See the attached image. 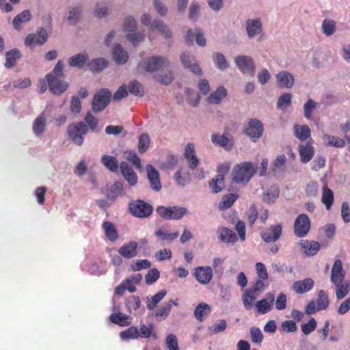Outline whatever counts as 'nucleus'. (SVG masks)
<instances>
[{"instance_id":"ddd939ff","label":"nucleus","mask_w":350,"mask_h":350,"mask_svg":"<svg viewBox=\"0 0 350 350\" xmlns=\"http://www.w3.org/2000/svg\"><path fill=\"white\" fill-rule=\"evenodd\" d=\"M282 232V226L281 224L271 225L261 233V238L266 243L275 242L280 239Z\"/></svg>"},{"instance_id":"dca6fc26","label":"nucleus","mask_w":350,"mask_h":350,"mask_svg":"<svg viewBox=\"0 0 350 350\" xmlns=\"http://www.w3.org/2000/svg\"><path fill=\"white\" fill-rule=\"evenodd\" d=\"M298 151L300 157V161L303 163H307L313 157L314 154V148L311 140L306 142V144L299 145Z\"/></svg>"},{"instance_id":"f8f14e48","label":"nucleus","mask_w":350,"mask_h":350,"mask_svg":"<svg viewBox=\"0 0 350 350\" xmlns=\"http://www.w3.org/2000/svg\"><path fill=\"white\" fill-rule=\"evenodd\" d=\"M263 131L262 124L257 119H250L244 126V132L251 138H260Z\"/></svg>"},{"instance_id":"0e129e2a","label":"nucleus","mask_w":350,"mask_h":350,"mask_svg":"<svg viewBox=\"0 0 350 350\" xmlns=\"http://www.w3.org/2000/svg\"><path fill=\"white\" fill-rule=\"evenodd\" d=\"M159 276H160V273L157 269L154 268V269H150L145 276L146 284H153L159 278Z\"/></svg>"},{"instance_id":"5701e85b","label":"nucleus","mask_w":350,"mask_h":350,"mask_svg":"<svg viewBox=\"0 0 350 350\" xmlns=\"http://www.w3.org/2000/svg\"><path fill=\"white\" fill-rule=\"evenodd\" d=\"M314 280L310 278H308L295 282L292 286V289L298 294H303L310 291L314 287Z\"/></svg>"},{"instance_id":"423d86ee","label":"nucleus","mask_w":350,"mask_h":350,"mask_svg":"<svg viewBox=\"0 0 350 350\" xmlns=\"http://www.w3.org/2000/svg\"><path fill=\"white\" fill-rule=\"evenodd\" d=\"M129 210L136 217L146 218L152 215L153 208L142 200H135L129 202Z\"/></svg>"},{"instance_id":"79ce46f5","label":"nucleus","mask_w":350,"mask_h":350,"mask_svg":"<svg viewBox=\"0 0 350 350\" xmlns=\"http://www.w3.org/2000/svg\"><path fill=\"white\" fill-rule=\"evenodd\" d=\"M167 291L165 289L159 291L157 294L148 299L146 302V306L148 310H153L157 305L163 299L166 295Z\"/></svg>"},{"instance_id":"bf43d9fd","label":"nucleus","mask_w":350,"mask_h":350,"mask_svg":"<svg viewBox=\"0 0 350 350\" xmlns=\"http://www.w3.org/2000/svg\"><path fill=\"white\" fill-rule=\"evenodd\" d=\"M317 103L312 99L310 98L304 105V116L310 120L312 118V113L314 109L317 107Z\"/></svg>"},{"instance_id":"774afa93","label":"nucleus","mask_w":350,"mask_h":350,"mask_svg":"<svg viewBox=\"0 0 350 350\" xmlns=\"http://www.w3.org/2000/svg\"><path fill=\"white\" fill-rule=\"evenodd\" d=\"M214 62L220 70H224L228 67L227 61L222 53H216L214 57Z\"/></svg>"},{"instance_id":"864d4df0","label":"nucleus","mask_w":350,"mask_h":350,"mask_svg":"<svg viewBox=\"0 0 350 350\" xmlns=\"http://www.w3.org/2000/svg\"><path fill=\"white\" fill-rule=\"evenodd\" d=\"M141 306V301L137 296H130L126 300V306L130 313L136 311Z\"/></svg>"},{"instance_id":"72a5a7b5","label":"nucleus","mask_w":350,"mask_h":350,"mask_svg":"<svg viewBox=\"0 0 350 350\" xmlns=\"http://www.w3.org/2000/svg\"><path fill=\"white\" fill-rule=\"evenodd\" d=\"M311 131L308 125H298L294 126V135L300 141H305L310 137Z\"/></svg>"},{"instance_id":"052dcab7","label":"nucleus","mask_w":350,"mask_h":350,"mask_svg":"<svg viewBox=\"0 0 350 350\" xmlns=\"http://www.w3.org/2000/svg\"><path fill=\"white\" fill-rule=\"evenodd\" d=\"M250 335L252 342L260 344L263 340V335L258 327H252L250 328Z\"/></svg>"},{"instance_id":"13d9d810","label":"nucleus","mask_w":350,"mask_h":350,"mask_svg":"<svg viewBox=\"0 0 350 350\" xmlns=\"http://www.w3.org/2000/svg\"><path fill=\"white\" fill-rule=\"evenodd\" d=\"M154 79L159 83L167 85L172 82L174 77L172 72L168 71L165 75H154Z\"/></svg>"},{"instance_id":"4d7b16f0","label":"nucleus","mask_w":350,"mask_h":350,"mask_svg":"<svg viewBox=\"0 0 350 350\" xmlns=\"http://www.w3.org/2000/svg\"><path fill=\"white\" fill-rule=\"evenodd\" d=\"M323 33L327 36L332 35L336 29V23L332 20L325 19L322 24Z\"/></svg>"},{"instance_id":"49530a36","label":"nucleus","mask_w":350,"mask_h":350,"mask_svg":"<svg viewBox=\"0 0 350 350\" xmlns=\"http://www.w3.org/2000/svg\"><path fill=\"white\" fill-rule=\"evenodd\" d=\"M31 15L29 10H24L21 14L16 16L12 21L14 28L19 29L21 28V24L29 21L31 19Z\"/></svg>"},{"instance_id":"c85d7f7f","label":"nucleus","mask_w":350,"mask_h":350,"mask_svg":"<svg viewBox=\"0 0 350 350\" xmlns=\"http://www.w3.org/2000/svg\"><path fill=\"white\" fill-rule=\"evenodd\" d=\"M322 139L324 145L327 147L342 148L345 146V141L338 137L324 134Z\"/></svg>"},{"instance_id":"b1692460","label":"nucleus","mask_w":350,"mask_h":350,"mask_svg":"<svg viewBox=\"0 0 350 350\" xmlns=\"http://www.w3.org/2000/svg\"><path fill=\"white\" fill-rule=\"evenodd\" d=\"M137 243L135 241H130L124 243L118 250L120 256L125 258H131L137 254Z\"/></svg>"},{"instance_id":"7c9ffc66","label":"nucleus","mask_w":350,"mask_h":350,"mask_svg":"<svg viewBox=\"0 0 350 350\" xmlns=\"http://www.w3.org/2000/svg\"><path fill=\"white\" fill-rule=\"evenodd\" d=\"M219 239L224 243H234L237 241V237L236 234L230 229L226 227H221L219 229Z\"/></svg>"},{"instance_id":"39448f33","label":"nucleus","mask_w":350,"mask_h":350,"mask_svg":"<svg viewBox=\"0 0 350 350\" xmlns=\"http://www.w3.org/2000/svg\"><path fill=\"white\" fill-rule=\"evenodd\" d=\"M112 94L107 88L100 89L94 94L92 101V109L95 113L103 111L111 101Z\"/></svg>"},{"instance_id":"412c9836","label":"nucleus","mask_w":350,"mask_h":350,"mask_svg":"<svg viewBox=\"0 0 350 350\" xmlns=\"http://www.w3.org/2000/svg\"><path fill=\"white\" fill-rule=\"evenodd\" d=\"M120 167L124 178L129 184L131 186L135 185L137 183V176L132 167L125 161L120 163Z\"/></svg>"},{"instance_id":"473e14b6","label":"nucleus","mask_w":350,"mask_h":350,"mask_svg":"<svg viewBox=\"0 0 350 350\" xmlns=\"http://www.w3.org/2000/svg\"><path fill=\"white\" fill-rule=\"evenodd\" d=\"M210 312L209 305L206 303H200L195 308L194 316L198 321L202 322Z\"/></svg>"},{"instance_id":"c9c22d12","label":"nucleus","mask_w":350,"mask_h":350,"mask_svg":"<svg viewBox=\"0 0 350 350\" xmlns=\"http://www.w3.org/2000/svg\"><path fill=\"white\" fill-rule=\"evenodd\" d=\"M21 53L18 49H12L5 53V66L6 68L13 67L18 59L21 57Z\"/></svg>"},{"instance_id":"393cba45","label":"nucleus","mask_w":350,"mask_h":350,"mask_svg":"<svg viewBox=\"0 0 350 350\" xmlns=\"http://www.w3.org/2000/svg\"><path fill=\"white\" fill-rule=\"evenodd\" d=\"M194 38L198 45L201 46H204L206 45V41L201 29H196L195 33H193L191 29H189L185 37V42L188 44H191L193 42Z\"/></svg>"},{"instance_id":"37998d69","label":"nucleus","mask_w":350,"mask_h":350,"mask_svg":"<svg viewBox=\"0 0 350 350\" xmlns=\"http://www.w3.org/2000/svg\"><path fill=\"white\" fill-rule=\"evenodd\" d=\"M46 121L44 113L37 117L33 124V131L36 135H40L45 130Z\"/></svg>"},{"instance_id":"09e8293b","label":"nucleus","mask_w":350,"mask_h":350,"mask_svg":"<svg viewBox=\"0 0 350 350\" xmlns=\"http://www.w3.org/2000/svg\"><path fill=\"white\" fill-rule=\"evenodd\" d=\"M209 187L211 189L212 193H217L220 192L224 187V178H219L215 176V178H212L208 183Z\"/></svg>"},{"instance_id":"1a4fd4ad","label":"nucleus","mask_w":350,"mask_h":350,"mask_svg":"<svg viewBox=\"0 0 350 350\" xmlns=\"http://www.w3.org/2000/svg\"><path fill=\"white\" fill-rule=\"evenodd\" d=\"M46 79L49 90L54 94H61L64 92L68 84L64 81V77H60L54 75H46Z\"/></svg>"},{"instance_id":"4be33fe9","label":"nucleus","mask_w":350,"mask_h":350,"mask_svg":"<svg viewBox=\"0 0 350 350\" xmlns=\"http://www.w3.org/2000/svg\"><path fill=\"white\" fill-rule=\"evenodd\" d=\"M275 300V296L273 293H268L266 298L258 301L256 304L257 311L260 314H265L269 312L272 308Z\"/></svg>"},{"instance_id":"f3484780","label":"nucleus","mask_w":350,"mask_h":350,"mask_svg":"<svg viewBox=\"0 0 350 350\" xmlns=\"http://www.w3.org/2000/svg\"><path fill=\"white\" fill-rule=\"evenodd\" d=\"M180 59L185 67L189 68L193 73L198 76L202 75V70L199 65L196 62V59L193 55L184 52L181 55Z\"/></svg>"},{"instance_id":"9d476101","label":"nucleus","mask_w":350,"mask_h":350,"mask_svg":"<svg viewBox=\"0 0 350 350\" xmlns=\"http://www.w3.org/2000/svg\"><path fill=\"white\" fill-rule=\"evenodd\" d=\"M211 142L213 144L222 147L226 150H230L234 146V139L226 129L222 135L214 133L211 135Z\"/></svg>"},{"instance_id":"69168bd1","label":"nucleus","mask_w":350,"mask_h":350,"mask_svg":"<svg viewBox=\"0 0 350 350\" xmlns=\"http://www.w3.org/2000/svg\"><path fill=\"white\" fill-rule=\"evenodd\" d=\"M165 344L169 350H179L177 338L172 334L167 336Z\"/></svg>"},{"instance_id":"f704fd0d","label":"nucleus","mask_w":350,"mask_h":350,"mask_svg":"<svg viewBox=\"0 0 350 350\" xmlns=\"http://www.w3.org/2000/svg\"><path fill=\"white\" fill-rule=\"evenodd\" d=\"M109 319L113 323L120 326H127L131 323L130 317L121 312L111 314Z\"/></svg>"},{"instance_id":"c756f323","label":"nucleus","mask_w":350,"mask_h":350,"mask_svg":"<svg viewBox=\"0 0 350 350\" xmlns=\"http://www.w3.org/2000/svg\"><path fill=\"white\" fill-rule=\"evenodd\" d=\"M226 96V89L224 86H219L208 96L207 101L210 104H219L221 100Z\"/></svg>"},{"instance_id":"8fccbe9b","label":"nucleus","mask_w":350,"mask_h":350,"mask_svg":"<svg viewBox=\"0 0 350 350\" xmlns=\"http://www.w3.org/2000/svg\"><path fill=\"white\" fill-rule=\"evenodd\" d=\"M108 62L103 58L94 59L89 64L90 69L93 72H99L107 66Z\"/></svg>"},{"instance_id":"a19ab883","label":"nucleus","mask_w":350,"mask_h":350,"mask_svg":"<svg viewBox=\"0 0 350 350\" xmlns=\"http://www.w3.org/2000/svg\"><path fill=\"white\" fill-rule=\"evenodd\" d=\"M120 337L122 340L137 339L139 338V331L137 326H131L127 329L120 333Z\"/></svg>"},{"instance_id":"5fc2aeb1","label":"nucleus","mask_w":350,"mask_h":350,"mask_svg":"<svg viewBox=\"0 0 350 350\" xmlns=\"http://www.w3.org/2000/svg\"><path fill=\"white\" fill-rule=\"evenodd\" d=\"M150 139L147 133H142L139 136L138 151L144 153L150 146Z\"/></svg>"},{"instance_id":"338daca9","label":"nucleus","mask_w":350,"mask_h":350,"mask_svg":"<svg viewBox=\"0 0 350 350\" xmlns=\"http://www.w3.org/2000/svg\"><path fill=\"white\" fill-rule=\"evenodd\" d=\"M291 105V94L290 93H285L282 94L277 102L278 108L283 107H287Z\"/></svg>"},{"instance_id":"4c0bfd02","label":"nucleus","mask_w":350,"mask_h":350,"mask_svg":"<svg viewBox=\"0 0 350 350\" xmlns=\"http://www.w3.org/2000/svg\"><path fill=\"white\" fill-rule=\"evenodd\" d=\"M88 59V57L86 55L79 53L70 57L68 64L71 67H77L81 68L85 66Z\"/></svg>"},{"instance_id":"2eb2a0df","label":"nucleus","mask_w":350,"mask_h":350,"mask_svg":"<svg viewBox=\"0 0 350 350\" xmlns=\"http://www.w3.org/2000/svg\"><path fill=\"white\" fill-rule=\"evenodd\" d=\"M194 275L198 282L202 284H206L211 282L213 278V270L211 267H197L195 269Z\"/></svg>"},{"instance_id":"6e6d98bb","label":"nucleus","mask_w":350,"mask_h":350,"mask_svg":"<svg viewBox=\"0 0 350 350\" xmlns=\"http://www.w3.org/2000/svg\"><path fill=\"white\" fill-rule=\"evenodd\" d=\"M257 296L256 293L250 289L246 291L243 297V305L245 309L249 310L251 308Z\"/></svg>"},{"instance_id":"ea45409f","label":"nucleus","mask_w":350,"mask_h":350,"mask_svg":"<svg viewBox=\"0 0 350 350\" xmlns=\"http://www.w3.org/2000/svg\"><path fill=\"white\" fill-rule=\"evenodd\" d=\"M172 310L171 301L165 302L155 312L157 321H161L166 319Z\"/></svg>"},{"instance_id":"bb28decb","label":"nucleus","mask_w":350,"mask_h":350,"mask_svg":"<svg viewBox=\"0 0 350 350\" xmlns=\"http://www.w3.org/2000/svg\"><path fill=\"white\" fill-rule=\"evenodd\" d=\"M300 245L304 253L309 256L315 255L321 247L320 243L314 241L301 240Z\"/></svg>"},{"instance_id":"7ed1b4c3","label":"nucleus","mask_w":350,"mask_h":350,"mask_svg":"<svg viewBox=\"0 0 350 350\" xmlns=\"http://www.w3.org/2000/svg\"><path fill=\"white\" fill-rule=\"evenodd\" d=\"M88 126L83 122L70 124L67 129L68 138L77 146H81L84 141V136L88 133Z\"/></svg>"},{"instance_id":"c03bdc74","label":"nucleus","mask_w":350,"mask_h":350,"mask_svg":"<svg viewBox=\"0 0 350 350\" xmlns=\"http://www.w3.org/2000/svg\"><path fill=\"white\" fill-rule=\"evenodd\" d=\"M238 197V195L236 193H229L224 196L221 201L219 204V208L221 210H226L230 208L237 200Z\"/></svg>"},{"instance_id":"cd10ccee","label":"nucleus","mask_w":350,"mask_h":350,"mask_svg":"<svg viewBox=\"0 0 350 350\" xmlns=\"http://www.w3.org/2000/svg\"><path fill=\"white\" fill-rule=\"evenodd\" d=\"M112 55L114 61L118 64H124L129 59L127 52L119 44L114 46Z\"/></svg>"},{"instance_id":"603ef678","label":"nucleus","mask_w":350,"mask_h":350,"mask_svg":"<svg viewBox=\"0 0 350 350\" xmlns=\"http://www.w3.org/2000/svg\"><path fill=\"white\" fill-rule=\"evenodd\" d=\"M152 28L158 30L165 38H170L172 36V32L169 28L159 20H155L153 22Z\"/></svg>"},{"instance_id":"20e7f679","label":"nucleus","mask_w":350,"mask_h":350,"mask_svg":"<svg viewBox=\"0 0 350 350\" xmlns=\"http://www.w3.org/2000/svg\"><path fill=\"white\" fill-rule=\"evenodd\" d=\"M254 172V168L250 162H243L234 167L233 180L236 183H247Z\"/></svg>"},{"instance_id":"f03ea898","label":"nucleus","mask_w":350,"mask_h":350,"mask_svg":"<svg viewBox=\"0 0 350 350\" xmlns=\"http://www.w3.org/2000/svg\"><path fill=\"white\" fill-rule=\"evenodd\" d=\"M168 66L167 58L163 56H152L140 62L137 66V70L140 73L154 72Z\"/></svg>"},{"instance_id":"a211bd4d","label":"nucleus","mask_w":350,"mask_h":350,"mask_svg":"<svg viewBox=\"0 0 350 350\" xmlns=\"http://www.w3.org/2000/svg\"><path fill=\"white\" fill-rule=\"evenodd\" d=\"M147 176L150 183V187L159 191L161 189V184L159 172L152 165H147L146 166Z\"/></svg>"},{"instance_id":"6ab92c4d","label":"nucleus","mask_w":350,"mask_h":350,"mask_svg":"<svg viewBox=\"0 0 350 350\" xmlns=\"http://www.w3.org/2000/svg\"><path fill=\"white\" fill-rule=\"evenodd\" d=\"M278 85L280 88H291L293 87L295 79L291 73L288 71H281L275 76Z\"/></svg>"},{"instance_id":"6e6552de","label":"nucleus","mask_w":350,"mask_h":350,"mask_svg":"<svg viewBox=\"0 0 350 350\" xmlns=\"http://www.w3.org/2000/svg\"><path fill=\"white\" fill-rule=\"evenodd\" d=\"M311 222L306 214H299L294 222V234L299 238L306 237L310 230Z\"/></svg>"},{"instance_id":"4468645a","label":"nucleus","mask_w":350,"mask_h":350,"mask_svg":"<svg viewBox=\"0 0 350 350\" xmlns=\"http://www.w3.org/2000/svg\"><path fill=\"white\" fill-rule=\"evenodd\" d=\"M184 157L187 160L189 168L191 170H196L200 164V161L196 156L194 145L189 143L185 148Z\"/></svg>"},{"instance_id":"e2e57ef3","label":"nucleus","mask_w":350,"mask_h":350,"mask_svg":"<svg viewBox=\"0 0 350 350\" xmlns=\"http://www.w3.org/2000/svg\"><path fill=\"white\" fill-rule=\"evenodd\" d=\"M156 235L162 241L170 240L173 241L176 239L178 236V232H175L173 233H168L162 229H159L156 232Z\"/></svg>"},{"instance_id":"f257e3e1","label":"nucleus","mask_w":350,"mask_h":350,"mask_svg":"<svg viewBox=\"0 0 350 350\" xmlns=\"http://www.w3.org/2000/svg\"><path fill=\"white\" fill-rule=\"evenodd\" d=\"M345 272L342 269V263L340 259L334 261L331 271V282L335 286L337 300L343 299L350 292V281L345 280Z\"/></svg>"},{"instance_id":"a18cd8bd","label":"nucleus","mask_w":350,"mask_h":350,"mask_svg":"<svg viewBox=\"0 0 350 350\" xmlns=\"http://www.w3.org/2000/svg\"><path fill=\"white\" fill-rule=\"evenodd\" d=\"M154 325L152 323H150L148 325L145 324H142L140 325L139 331V337L148 338L152 337L153 339L157 338V335L154 333Z\"/></svg>"},{"instance_id":"aec40b11","label":"nucleus","mask_w":350,"mask_h":350,"mask_svg":"<svg viewBox=\"0 0 350 350\" xmlns=\"http://www.w3.org/2000/svg\"><path fill=\"white\" fill-rule=\"evenodd\" d=\"M235 62L243 72L254 73V64L251 57L240 55L235 58Z\"/></svg>"},{"instance_id":"3c124183","label":"nucleus","mask_w":350,"mask_h":350,"mask_svg":"<svg viewBox=\"0 0 350 350\" xmlns=\"http://www.w3.org/2000/svg\"><path fill=\"white\" fill-rule=\"evenodd\" d=\"M124 187L122 182L116 181L111 187L109 193L107 195L109 198L115 200L118 196L123 194Z\"/></svg>"},{"instance_id":"de8ad7c7","label":"nucleus","mask_w":350,"mask_h":350,"mask_svg":"<svg viewBox=\"0 0 350 350\" xmlns=\"http://www.w3.org/2000/svg\"><path fill=\"white\" fill-rule=\"evenodd\" d=\"M316 304L319 310H325L328 307L329 301L325 291L321 290L319 291Z\"/></svg>"},{"instance_id":"a878e982","label":"nucleus","mask_w":350,"mask_h":350,"mask_svg":"<svg viewBox=\"0 0 350 350\" xmlns=\"http://www.w3.org/2000/svg\"><path fill=\"white\" fill-rule=\"evenodd\" d=\"M246 31L250 38H253L255 36L260 34L262 31V23L260 19H248L245 24Z\"/></svg>"},{"instance_id":"680f3d73","label":"nucleus","mask_w":350,"mask_h":350,"mask_svg":"<svg viewBox=\"0 0 350 350\" xmlns=\"http://www.w3.org/2000/svg\"><path fill=\"white\" fill-rule=\"evenodd\" d=\"M129 91L135 96H142L143 88L142 85L136 80L131 81L129 84Z\"/></svg>"},{"instance_id":"2f4dec72","label":"nucleus","mask_w":350,"mask_h":350,"mask_svg":"<svg viewBox=\"0 0 350 350\" xmlns=\"http://www.w3.org/2000/svg\"><path fill=\"white\" fill-rule=\"evenodd\" d=\"M102 227L105 231V236L109 241L114 242L118 239V231L115 226L111 221H104L103 223Z\"/></svg>"},{"instance_id":"58836bf2","label":"nucleus","mask_w":350,"mask_h":350,"mask_svg":"<svg viewBox=\"0 0 350 350\" xmlns=\"http://www.w3.org/2000/svg\"><path fill=\"white\" fill-rule=\"evenodd\" d=\"M101 162L112 172H116L118 169V162L114 157L105 154L101 158Z\"/></svg>"},{"instance_id":"e433bc0d","label":"nucleus","mask_w":350,"mask_h":350,"mask_svg":"<svg viewBox=\"0 0 350 350\" xmlns=\"http://www.w3.org/2000/svg\"><path fill=\"white\" fill-rule=\"evenodd\" d=\"M321 202L325 205L327 210H329L333 204L334 193L327 185L323 187Z\"/></svg>"},{"instance_id":"0eeeda50","label":"nucleus","mask_w":350,"mask_h":350,"mask_svg":"<svg viewBox=\"0 0 350 350\" xmlns=\"http://www.w3.org/2000/svg\"><path fill=\"white\" fill-rule=\"evenodd\" d=\"M157 213L165 219H180L187 213V209L178 206H159L157 208Z\"/></svg>"},{"instance_id":"9b49d317","label":"nucleus","mask_w":350,"mask_h":350,"mask_svg":"<svg viewBox=\"0 0 350 350\" xmlns=\"http://www.w3.org/2000/svg\"><path fill=\"white\" fill-rule=\"evenodd\" d=\"M48 38V34L46 31L40 28L37 33H29L27 36L25 40V44L32 49L36 45L44 44Z\"/></svg>"}]
</instances>
